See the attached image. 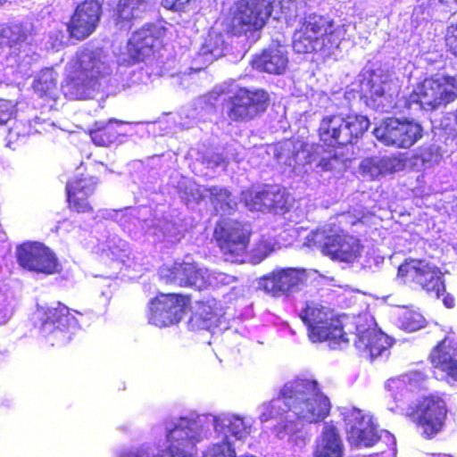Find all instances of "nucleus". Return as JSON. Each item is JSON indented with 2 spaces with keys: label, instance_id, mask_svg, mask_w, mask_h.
Here are the masks:
<instances>
[{
  "label": "nucleus",
  "instance_id": "obj_1",
  "mask_svg": "<svg viewBox=\"0 0 457 457\" xmlns=\"http://www.w3.org/2000/svg\"><path fill=\"white\" fill-rule=\"evenodd\" d=\"M330 402L315 379L295 378L281 387L278 395L264 406L259 419L267 422L283 413H292L297 421L317 423L328 416Z\"/></svg>",
  "mask_w": 457,
  "mask_h": 457
},
{
  "label": "nucleus",
  "instance_id": "obj_2",
  "mask_svg": "<svg viewBox=\"0 0 457 457\" xmlns=\"http://www.w3.org/2000/svg\"><path fill=\"white\" fill-rule=\"evenodd\" d=\"M344 34L343 26L328 14L311 12L299 21L293 33L292 47L297 54L329 57L339 48Z\"/></svg>",
  "mask_w": 457,
  "mask_h": 457
},
{
  "label": "nucleus",
  "instance_id": "obj_3",
  "mask_svg": "<svg viewBox=\"0 0 457 457\" xmlns=\"http://www.w3.org/2000/svg\"><path fill=\"white\" fill-rule=\"evenodd\" d=\"M271 0H237L220 17L222 31L228 37H247L261 31L273 12Z\"/></svg>",
  "mask_w": 457,
  "mask_h": 457
},
{
  "label": "nucleus",
  "instance_id": "obj_4",
  "mask_svg": "<svg viewBox=\"0 0 457 457\" xmlns=\"http://www.w3.org/2000/svg\"><path fill=\"white\" fill-rule=\"evenodd\" d=\"M370 127V120L361 115L333 113L324 116L317 129L320 145L325 151L353 145Z\"/></svg>",
  "mask_w": 457,
  "mask_h": 457
},
{
  "label": "nucleus",
  "instance_id": "obj_5",
  "mask_svg": "<svg viewBox=\"0 0 457 457\" xmlns=\"http://www.w3.org/2000/svg\"><path fill=\"white\" fill-rule=\"evenodd\" d=\"M101 62L92 53H77L70 62L69 73L62 84L64 96L70 100L89 98L90 90L101 77Z\"/></svg>",
  "mask_w": 457,
  "mask_h": 457
},
{
  "label": "nucleus",
  "instance_id": "obj_6",
  "mask_svg": "<svg viewBox=\"0 0 457 457\" xmlns=\"http://www.w3.org/2000/svg\"><path fill=\"white\" fill-rule=\"evenodd\" d=\"M270 104V96L266 89L240 87L224 100L223 107L231 123L245 124L261 118Z\"/></svg>",
  "mask_w": 457,
  "mask_h": 457
},
{
  "label": "nucleus",
  "instance_id": "obj_7",
  "mask_svg": "<svg viewBox=\"0 0 457 457\" xmlns=\"http://www.w3.org/2000/svg\"><path fill=\"white\" fill-rule=\"evenodd\" d=\"M457 99V79L453 76L442 75L425 78L410 93L406 106L419 104L424 111H436L445 107Z\"/></svg>",
  "mask_w": 457,
  "mask_h": 457
},
{
  "label": "nucleus",
  "instance_id": "obj_8",
  "mask_svg": "<svg viewBox=\"0 0 457 457\" xmlns=\"http://www.w3.org/2000/svg\"><path fill=\"white\" fill-rule=\"evenodd\" d=\"M308 244L319 248L330 260L345 263L357 261L363 248L361 240L353 235L344 232L329 234L324 229L312 232Z\"/></svg>",
  "mask_w": 457,
  "mask_h": 457
},
{
  "label": "nucleus",
  "instance_id": "obj_9",
  "mask_svg": "<svg viewBox=\"0 0 457 457\" xmlns=\"http://www.w3.org/2000/svg\"><path fill=\"white\" fill-rule=\"evenodd\" d=\"M447 404L442 395L430 394L421 397L410 407L407 416L422 430L427 439L433 438L443 430L447 419Z\"/></svg>",
  "mask_w": 457,
  "mask_h": 457
},
{
  "label": "nucleus",
  "instance_id": "obj_10",
  "mask_svg": "<svg viewBox=\"0 0 457 457\" xmlns=\"http://www.w3.org/2000/svg\"><path fill=\"white\" fill-rule=\"evenodd\" d=\"M249 224L237 220L218 221L213 230V239L220 252L231 262H240L246 254L250 242Z\"/></svg>",
  "mask_w": 457,
  "mask_h": 457
},
{
  "label": "nucleus",
  "instance_id": "obj_11",
  "mask_svg": "<svg viewBox=\"0 0 457 457\" xmlns=\"http://www.w3.org/2000/svg\"><path fill=\"white\" fill-rule=\"evenodd\" d=\"M189 304V297L182 294L160 293L149 303V322L159 328L178 324Z\"/></svg>",
  "mask_w": 457,
  "mask_h": 457
},
{
  "label": "nucleus",
  "instance_id": "obj_12",
  "mask_svg": "<svg viewBox=\"0 0 457 457\" xmlns=\"http://www.w3.org/2000/svg\"><path fill=\"white\" fill-rule=\"evenodd\" d=\"M19 265L23 269L44 275L60 273L62 266L55 253L40 242H26L16 251Z\"/></svg>",
  "mask_w": 457,
  "mask_h": 457
},
{
  "label": "nucleus",
  "instance_id": "obj_13",
  "mask_svg": "<svg viewBox=\"0 0 457 457\" xmlns=\"http://www.w3.org/2000/svg\"><path fill=\"white\" fill-rule=\"evenodd\" d=\"M373 133L386 145L409 148L422 137L423 129L417 122L390 117L384 120Z\"/></svg>",
  "mask_w": 457,
  "mask_h": 457
},
{
  "label": "nucleus",
  "instance_id": "obj_14",
  "mask_svg": "<svg viewBox=\"0 0 457 457\" xmlns=\"http://www.w3.org/2000/svg\"><path fill=\"white\" fill-rule=\"evenodd\" d=\"M103 15V4L99 0H84L74 8L66 23L70 39L83 41L97 29Z\"/></svg>",
  "mask_w": 457,
  "mask_h": 457
},
{
  "label": "nucleus",
  "instance_id": "obj_15",
  "mask_svg": "<svg viewBox=\"0 0 457 457\" xmlns=\"http://www.w3.org/2000/svg\"><path fill=\"white\" fill-rule=\"evenodd\" d=\"M40 321L39 333L52 345L63 340L68 329L78 324V320L71 310L60 302L55 303L54 305L42 308Z\"/></svg>",
  "mask_w": 457,
  "mask_h": 457
},
{
  "label": "nucleus",
  "instance_id": "obj_16",
  "mask_svg": "<svg viewBox=\"0 0 457 457\" xmlns=\"http://www.w3.org/2000/svg\"><path fill=\"white\" fill-rule=\"evenodd\" d=\"M99 179L96 177L82 174L66 183L68 209L76 213H91L94 207L90 197L94 195Z\"/></svg>",
  "mask_w": 457,
  "mask_h": 457
},
{
  "label": "nucleus",
  "instance_id": "obj_17",
  "mask_svg": "<svg viewBox=\"0 0 457 457\" xmlns=\"http://www.w3.org/2000/svg\"><path fill=\"white\" fill-rule=\"evenodd\" d=\"M165 29L156 25L142 27L136 30L129 41V53L136 62H144L155 50L163 46Z\"/></svg>",
  "mask_w": 457,
  "mask_h": 457
},
{
  "label": "nucleus",
  "instance_id": "obj_18",
  "mask_svg": "<svg viewBox=\"0 0 457 457\" xmlns=\"http://www.w3.org/2000/svg\"><path fill=\"white\" fill-rule=\"evenodd\" d=\"M428 361L432 367L443 373L448 382H457V344L448 336L441 339L431 350Z\"/></svg>",
  "mask_w": 457,
  "mask_h": 457
},
{
  "label": "nucleus",
  "instance_id": "obj_19",
  "mask_svg": "<svg viewBox=\"0 0 457 457\" xmlns=\"http://www.w3.org/2000/svg\"><path fill=\"white\" fill-rule=\"evenodd\" d=\"M348 440L358 447H371L380 436L377 428L360 410L351 411L345 417Z\"/></svg>",
  "mask_w": 457,
  "mask_h": 457
},
{
  "label": "nucleus",
  "instance_id": "obj_20",
  "mask_svg": "<svg viewBox=\"0 0 457 457\" xmlns=\"http://www.w3.org/2000/svg\"><path fill=\"white\" fill-rule=\"evenodd\" d=\"M300 282L301 278L295 269L282 268L262 277L259 288L273 297H279L292 291Z\"/></svg>",
  "mask_w": 457,
  "mask_h": 457
},
{
  "label": "nucleus",
  "instance_id": "obj_21",
  "mask_svg": "<svg viewBox=\"0 0 457 457\" xmlns=\"http://www.w3.org/2000/svg\"><path fill=\"white\" fill-rule=\"evenodd\" d=\"M310 340L313 343L327 341L333 348L343 347L349 343L343 324L333 309L325 319L314 326Z\"/></svg>",
  "mask_w": 457,
  "mask_h": 457
},
{
  "label": "nucleus",
  "instance_id": "obj_22",
  "mask_svg": "<svg viewBox=\"0 0 457 457\" xmlns=\"http://www.w3.org/2000/svg\"><path fill=\"white\" fill-rule=\"evenodd\" d=\"M251 64L257 71L281 75L287 68L288 57L287 51L280 47H269L255 54Z\"/></svg>",
  "mask_w": 457,
  "mask_h": 457
},
{
  "label": "nucleus",
  "instance_id": "obj_23",
  "mask_svg": "<svg viewBox=\"0 0 457 457\" xmlns=\"http://www.w3.org/2000/svg\"><path fill=\"white\" fill-rule=\"evenodd\" d=\"M344 445L339 429L332 422H326L316 441L313 457H343Z\"/></svg>",
  "mask_w": 457,
  "mask_h": 457
},
{
  "label": "nucleus",
  "instance_id": "obj_24",
  "mask_svg": "<svg viewBox=\"0 0 457 457\" xmlns=\"http://www.w3.org/2000/svg\"><path fill=\"white\" fill-rule=\"evenodd\" d=\"M421 378L419 374H403L389 378L386 383V388L389 397L395 402H403L411 398L421 389Z\"/></svg>",
  "mask_w": 457,
  "mask_h": 457
},
{
  "label": "nucleus",
  "instance_id": "obj_25",
  "mask_svg": "<svg viewBox=\"0 0 457 457\" xmlns=\"http://www.w3.org/2000/svg\"><path fill=\"white\" fill-rule=\"evenodd\" d=\"M281 195L278 191L272 190L271 187H266L262 190H248L244 200L245 204L252 211L267 212L279 207Z\"/></svg>",
  "mask_w": 457,
  "mask_h": 457
},
{
  "label": "nucleus",
  "instance_id": "obj_26",
  "mask_svg": "<svg viewBox=\"0 0 457 457\" xmlns=\"http://www.w3.org/2000/svg\"><path fill=\"white\" fill-rule=\"evenodd\" d=\"M354 345L357 348L367 351L370 357L381 355L390 345L388 337L384 333L370 328L357 334Z\"/></svg>",
  "mask_w": 457,
  "mask_h": 457
},
{
  "label": "nucleus",
  "instance_id": "obj_27",
  "mask_svg": "<svg viewBox=\"0 0 457 457\" xmlns=\"http://www.w3.org/2000/svg\"><path fill=\"white\" fill-rule=\"evenodd\" d=\"M169 445L156 457H190L186 449L191 444L190 430L187 427L176 426L167 435Z\"/></svg>",
  "mask_w": 457,
  "mask_h": 457
},
{
  "label": "nucleus",
  "instance_id": "obj_28",
  "mask_svg": "<svg viewBox=\"0 0 457 457\" xmlns=\"http://www.w3.org/2000/svg\"><path fill=\"white\" fill-rule=\"evenodd\" d=\"M28 38L25 30L17 24L0 25V48L16 54Z\"/></svg>",
  "mask_w": 457,
  "mask_h": 457
},
{
  "label": "nucleus",
  "instance_id": "obj_29",
  "mask_svg": "<svg viewBox=\"0 0 457 457\" xmlns=\"http://www.w3.org/2000/svg\"><path fill=\"white\" fill-rule=\"evenodd\" d=\"M433 265L421 259L405 260L398 267L397 275L404 281L414 282L420 285L422 280L430 271Z\"/></svg>",
  "mask_w": 457,
  "mask_h": 457
},
{
  "label": "nucleus",
  "instance_id": "obj_30",
  "mask_svg": "<svg viewBox=\"0 0 457 457\" xmlns=\"http://www.w3.org/2000/svg\"><path fill=\"white\" fill-rule=\"evenodd\" d=\"M121 123L120 120L111 119L106 123L89 129L88 135L96 145L108 147L114 144L121 135L118 130V127Z\"/></svg>",
  "mask_w": 457,
  "mask_h": 457
},
{
  "label": "nucleus",
  "instance_id": "obj_31",
  "mask_svg": "<svg viewBox=\"0 0 457 457\" xmlns=\"http://www.w3.org/2000/svg\"><path fill=\"white\" fill-rule=\"evenodd\" d=\"M147 0H118L112 9V18L116 25L124 26L137 18L140 8Z\"/></svg>",
  "mask_w": 457,
  "mask_h": 457
},
{
  "label": "nucleus",
  "instance_id": "obj_32",
  "mask_svg": "<svg viewBox=\"0 0 457 457\" xmlns=\"http://www.w3.org/2000/svg\"><path fill=\"white\" fill-rule=\"evenodd\" d=\"M331 308L324 306L319 303L310 301L306 302L304 307L299 313V318L307 328V334L310 337L314 326L318 325L328 313Z\"/></svg>",
  "mask_w": 457,
  "mask_h": 457
},
{
  "label": "nucleus",
  "instance_id": "obj_33",
  "mask_svg": "<svg viewBox=\"0 0 457 457\" xmlns=\"http://www.w3.org/2000/svg\"><path fill=\"white\" fill-rule=\"evenodd\" d=\"M34 91L41 98L54 99L57 94V77L52 69L42 71L33 84Z\"/></svg>",
  "mask_w": 457,
  "mask_h": 457
},
{
  "label": "nucleus",
  "instance_id": "obj_34",
  "mask_svg": "<svg viewBox=\"0 0 457 457\" xmlns=\"http://www.w3.org/2000/svg\"><path fill=\"white\" fill-rule=\"evenodd\" d=\"M420 286L428 293H433L437 298L443 295L445 292L443 274L436 266H432L430 271L428 273Z\"/></svg>",
  "mask_w": 457,
  "mask_h": 457
},
{
  "label": "nucleus",
  "instance_id": "obj_35",
  "mask_svg": "<svg viewBox=\"0 0 457 457\" xmlns=\"http://www.w3.org/2000/svg\"><path fill=\"white\" fill-rule=\"evenodd\" d=\"M426 324L425 318L418 312L406 310L397 316V327L406 332H414L423 328Z\"/></svg>",
  "mask_w": 457,
  "mask_h": 457
},
{
  "label": "nucleus",
  "instance_id": "obj_36",
  "mask_svg": "<svg viewBox=\"0 0 457 457\" xmlns=\"http://www.w3.org/2000/svg\"><path fill=\"white\" fill-rule=\"evenodd\" d=\"M187 269L191 272H187L184 287H192L201 291L210 286V276L206 270H203L196 264L190 262Z\"/></svg>",
  "mask_w": 457,
  "mask_h": 457
},
{
  "label": "nucleus",
  "instance_id": "obj_37",
  "mask_svg": "<svg viewBox=\"0 0 457 457\" xmlns=\"http://www.w3.org/2000/svg\"><path fill=\"white\" fill-rule=\"evenodd\" d=\"M188 264L189 262L174 263L170 268L167 269L166 273L163 275L166 282L184 287L187 272H191L187 269Z\"/></svg>",
  "mask_w": 457,
  "mask_h": 457
},
{
  "label": "nucleus",
  "instance_id": "obj_38",
  "mask_svg": "<svg viewBox=\"0 0 457 457\" xmlns=\"http://www.w3.org/2000/svg\"><path fill=\"white\" fill-rule=\"evenodd\" d=\"M444 45L446 52L457 58V21L446 27L444 35Z\"/></svg>",
  "mask_w": 457,
  "mask_h": 457
},
{
  "label": "nucleus",
  "instance_id": "obj_39",
  "mask_svg": "<svg viewBox=\"0 0 457 457\" xmlns=\"http://www.w3.org/2000/svg\"><path fill=\"white\" fill-rule=\"evenodd\" d=\"M203 457H235V451L229 443L222 442L209 448Z\"/></svg>",
  "mask_w": 457,
  "mask_h": 457
},
{
  "label": "nucleus",
  "instance_id": "obj_40",
  "mask_svg": "<svg viewBox=\"0 0 457 457\" xmlns=\"http://www.w3.org/2000/svg\"><path fill=\"white\" fill-rule=\"evenodd\" d=\"M228 431L237 439H242L249 434L248 428L245 425L243 419L234 417L228 425Z\"/></svg>",
  "mask_w": 457,
  "mask_h": 457
},
{
  "label": "nucleus",
  "instance_id": "obj_41",
  "mask_svg": "<svg viewBox=\"0 0 457 457\" xmlns=\"http://www.w3.org/2000/svg\"><path fill=\"white\" fill-rule=\"evenodd\" d=\"M210 309L209 306H204L201 310L195 312L192 317L191 321L201 325L203 328H207L210 326V322L215 318V313L212 311H207Z\"/></svg>",
  "mask_w": 457,
  "mask_h": 457
},
{
  "label": "nucleus",
  "instance_id": "obj_42",
  "mask_svg": "<svg viewBox=\"0 0 457 457\" xmlns=\"http://www.w3.org/2000/svg\"><path fill=\"white\" fill-rule=\"evenodd\" d=\"M14 114V104L11 100L0 98V125L7 123Z\"/></svg>",
  "mask_w": 457,
  "mask_h": 457
},
{
  "label": "nucleus",
  "instance_id": "obj_43",
  "mask_svg": "<svg viewBox=\"0 0 457 457\" xmlns=\"http://www.w3.org/2000/svg\"><path fill=\"white\" fill-rule=\"evenodd\" d=\"M360 170L363 176L375 178L379 173L378 166L371 159H364L360 164Z\"/></svg>",
  "mask_w": 457,
  "mask_h": 457
},
{
  "label": "nucleus",
  "instance_id": "obj_44",
  "mask_svg": "<svg viewBox=\"0 0 457 457\" xmlns=\"http://www.w3.org/2000/svg\"><path fill=\"white\" fill-rule=\"evenodd\" d=\"M338 155L334 153L330 154L328 158H321L318 163V166L321 168L324 171L332 170L334 168V163L338 162Z\"/></svg>",
  "mask_w": 457,
  "mask_h": 457
},
{
  "label": "nucleus",
  "instance_id": "obj_45",
  "mask_svg": "<svg viewBox=\"0 0 457 457\" xmlns=\"http://www.w3.org/2000/svg\"><path fill=\"white\" fill-rule=\"evenodd\" d=\"M442 4L448 7L450 10L457 9V0H438Z\"/></svg>",
  "mask_w": 457,
  "mask_h": 457
},
{
  "label": "nucleus",
  "instance_id": "obj_46",
  "mask_svg": "<svg viewBox=\"0 0 457 457\" xmlns=\"http://www.w3.org/2000/svg\"><path fill=\"white\" fill-rule=\"evenodd\" d=\"M443 302L447 308H453L454 306V298L451 295L445 296Z\"/></svg>",
  "mask_w": 457,
  "mask_h": 457
},
{
  "label": "nucleus",
  "instance_id": "obj_47",
  "mask_svg": "<svg viewBox=\"0 0 457 457\" xmlns=\"http://www.w3.org/2000/svg\"><path fill=\"white\" fill-rule=\"evenodd\" d=\"M435 457H453L451 455H448V454H437L436 456Z\"/></svg>",
  "mask_w": 457,
  "mask_h": 457
},
{
  "label": "nucleus",
  "instance_id": "obj_48",
  "mask_svg": "<svg viewBox=\"0 0 457 457\" xmlns=\"http://www.w3.org/2000/svg\"><path fill=\"white\" fill-rule=\"evenodd\" d=\"M7 0H0V6H3L6 4Z\"/></svg>",
  "mask_w": 457,
  "mask_h": 457
},
{
  "label": "nucleus",
  "instance_id": "obj_49",
  "mask_svg": "<svg viewBox=\"0 0 457 457\" xmlns=\"http://www.w3.org/2000/svg\"><path fill=\"white\" fill-rule=\"evenodd\" d=\"M455 119H456V123H457V113H456V116H455Z\"/></svg>",
  "mask_w": 457,
  "mask_h": 457
}]
</instances>
